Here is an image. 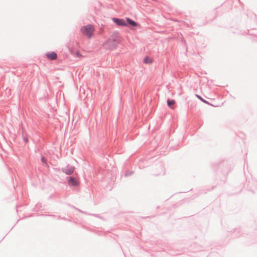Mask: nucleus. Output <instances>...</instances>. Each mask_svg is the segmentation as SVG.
I'll return each mask as SVG.
<instances>
[{
    "mask_svg": "<svg viewBox=\"0 0 257 257\" xmlns=\"http://www.w3.org/2000/svg\"><path fill=\"white\" fill-rule=\"evenodd\" d=\"M90 215H93L96 217H98V218H99L100 216H99V214H90Z\"/></svg>",
    "mask_w": 257,
    "mask_h": 257,
    "instance_id": "dca6fc26",
    "label": "nucleus"
},
{
    "mask_svg": "<svg viewBox=\"0 0 257 257\" xmlns=\"http://www.w3.org/2000/svg\"><path fill=\"white\" fill-rule=\"evenodd\" d=\"M143 62L145 64H150L152 63L153 60L151 58H150L149 57L146 56L144 58Z\"/></svg>",
    "mask_w": 257,
    "mask_h": 257,
    "instance_id": "1a4fd4ad",
    "label": "nucleus"
},
{
    "mask_svg": "<svg viewBox=\"0 0 257 257\" xmlns=\"http://www.w3.org/2000/svg\"><path fill=\"white\" fill-rule=\"evenodd\" d=\"M74 170L75 167L69 164L67 165L65 167L61 169L62 172L68 175L72 174Z\"/></svg>",
    "mask_w": 257,
    "mask_h": 257,
    "instance_id": "7ed1b4c3",
    "label": "nucleus"
},
{
    "mask_svg": "<svg viewBox=\"0 0 257 257\" xmlns=\"http://www.w3.org/2000/svg\"><path fill=\"white\" fill-rule=\"evenodd\" d=\"M68 181L67 183L69 186H77L79 185L78 181L76 180V179L73 177L70 176L69 177H67Z\"/></svg>",
    "mask_w": 257,
    "mask_h": 257,
    "instance_id": "39448f33",
    "label": "nucleus"
},
{
    "mask_svg": "<svg viewBox=\"0 0 257 257\" xmlns=\"http://www.w3.org/2000/svg\"><path fill=\"white\" fill-rule=\"evenodd\" d=\"M80 30L83 35H86L88 38H91L93 35V29L91 24L81 27Z\"/></svg>",
    "mask_w": 257,
    "mask_h": 257,
    "instance_id": "f03ea898",
    "label": "nucleus"
},
{
    "mask_svg": "<svg viewBox=\"0 0 257 257\" xmlns=\"http://www.w3.org/2000/svg\"><path fill=\"white\" fill-rule=\"evenodd\" d=\"M161 173H162L161 172H159L158 174H157V175H160Z\"/></svg>",
    "mask_w": 257,
    "mask_h": 257,
    "instance_id": "412c9836",
    "label": "nucleus"
},
{
    "mask_svg": "<svg viewBox=\"0 0 257 257\" xmlns=\"http://www.w3.org/2000/svg\"><path fill=\"white\" fill-rule=\"evenodd\" d=\"M167 106L170 108L173 109V105L175 103V100L174 99H170L168 98L167 100Z\"/></svg>",
    "mask_w": 257,
    "mask_h": 257,
    "instance_id": "6e6552de",
    "label": "nucleus"
},
{
    "mask_svg": "<svg viewBox=\"0 0 257 257\" xmlns=\"http://www.w3.org/2000/svg\"><path fill=\"white\" fill-rule=\"evenodd\" d=\"M47 58L50 60H54L57 58V54L54 51L49 52L46 54Z\"/></svg>",
    "mask_w": 257,
    "mask_h": 257,
    "instance_id": "0eeeda50",
    "label": "nucleus"
},
{
    "mask_svg": "<svg viewBox=\"0 0 257 257\" xmlns=\"http://www.w3.org/2000/svg\"><path fill=\"white\" fill-rule=\"evenodd\" d=\"M61 218H62V217H60V216H58V217H57V219H58V220L61 219Z\"/></svg>",
    "mask_w": 257,
    "mask_h": 257,
    "instance_id": "6ab92c4d",
    "label": "nucleus"
},
{
    "mask_svg": "<svg viewBox=\"0 0 257 257\" xmlns=\"http://www.w3.org/2000/svg\"><path fill=\"white\" fill-rule=\"evenodd\" d=\"M22 138H23V139L24 142L26 144L28 143V142H29L28 138L27 136H25V134H24V132H22Z\"/></svg>",
    "mask_w": 257,
    "mask_h": 257,
    "instance_id": "9b49d317",
    "label": "nucleus"
},
{
    "mask_svg": "<svg viewBox=\"0 0 257 257\" xmlns=\"http://www.w3.org/2000/svg\"><path fill=\"white\" fill-rule=\"evenodd\" d=\"M73 208H74L75 209H76V210H78V211L79 212H81V213H84V214H87V215H88V214H90V213H87V212H85V211H82V210H80V209H79L77 208H76V207H73Z\"/></svg>",
    "mask_w": 257,
    "mask_h": 257,
    "instance_id": "4468645a",
    "label": "nucleus"
},
{
    "mask_svg": "<svg viewBox=\"0 0 257 257\" xmlns=\"http://www.w3.org/2000/svg\"><path fill=\"white\" fill-rule=\"evenodd\" d=\"M50 216H52V217H55V216L54 215H50Z\"/></svg>",
    "mask_w": 257,
    "mask_h": 257,
    "instance_id": "aec40b11",
    "label": "nucleus"
},
{
    "mask_svg": "<svg viewBox=\"0 0 257 257\" xmlns=\"http://www.w3.org/2000/svg\"><path fill=\"white\" fill-rule=\"evenodd\" d=\"M157 166L162 170V174H164V172H163L164 167L162 166V165L161 164H159Z\"/></svg>",
    "mask_w": 257,
    "mask_h": 257,
    "instance_id": "2eb2a0df",
    "label": "nucleus"
},
{
    "mask_svg": "<svg viewBox=\"0 0 257 257\" xmlns=\"http://www.w3.org/2000/svg\"><path fill=\"white\" fill-rule=\"evenodd\" d=\"M125 24H126V27H137L139 25L137 22H135L130 18H126Z\"/></svg>",
    "mask_w": 257,
    "mask_h": 257,
    "instance_id": "423d86ee",
    "label": "nucleus"
},
{
    "mask_svg": "<svg viewBox=\"0 0 257 257\" xmlns=\"http://www.w3.org/2000/svg\"><path fill=\"white\" fill-rule=\"evenodd\" d=\"M76 56L78 57H80L81 56V54L79 52H76Z\"/></svg>",
    "mask_w": 257,
    "mask_h": 257,
    "instance_id": "f3484780",
    "label": "nucleus"
},
{
    "mask_svg": "<svg viewBox=\"0 0 257 257\" xmlns=\"http://www.w3.org/2000/svg\"><path fill=\"white\" fill-rule=\"evenodd\" d=\"M134 172L132 171H127L125 173V177H128V176H131L132 175H133L134 174Z\"/></svg>",
    "mask_w": 257,
    "mask_h": 257,
    "instance_id": "f8f14e48",
    "label": "nucleus"
},
{
    "mask_svg": "<svg viewBox=\"0 0 257 257\" xmlns=\"http://www.w3.org/2000/svg\"><path fill=\"white\" fill-rule=\"evenodd\" d=\"M119 36L117 33H113L106 41V45L110 51L115 50L120 43Z\"/></svg>",
    "mask_w": 257,
    "mask_h": 257,
    "instance_id": "f257e3e1",
    "label": "nucleus"
},
{
    "mask_svg": "<svg viewBox=\"0 0 257 257\" xmlns=\"http://www.w3.org/2000/svg\"><path fill=\"white\" fill-rule=\"evenodd\" d=\"M112 21L118 26H126L125 21L121 18L113 17L111 18Z\"/></svg>",
    "mask_w": 257,
    "mask_h": 257,
    "instance_id": "20e7f679",
    "label": "nucleus"
},
{
    "mask_svg": "<svg viewBox=\"0 0 257 257\" xmlns=\"http://www.w3.org/2000/svg\"><path fill=\"white\" fill-rule=\"evenodd\" d=\"M41 160L43 164L47 165V160L44 156L41 157Z\"/></svg>",
    "mask_w": 257,
    "mask_h": 257,
    "instance_id": "ddd939ff",
    "label": "nucleus"
},
{
    "mask_svg": "<svg viewBox=\"0 0 257 257\" xmlns=\"http://www.w3.org/2000/svg\"><path fill=\"white\" fill-rule=\"evenodd\" d=\"M61 219L64 220H68L66 217H62Z\"/></svg>",
    "mask_w": 257,
    "mask_h": 257,
    "instance_id": "a211bd4d",
    "label": "nucleus"
},
{
    "mask_svg": "<svg viewBox=\"0 0 257 257\" xmlns=\"http://www.w3.org/2000/svg\"><path fill=\"white\" fill-rule=\"evenodd\" d=\"M195 96L205 104H209L208 101L203 99L200 95L195 94Z\"/></svg>",
    "mask_w": 257,
    "mask_h": 257,
    "instance_id": "9d476101",
    "label": "nucleus"
}]
</instances>
